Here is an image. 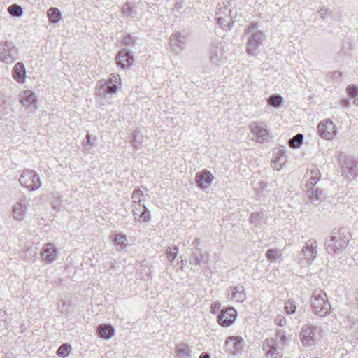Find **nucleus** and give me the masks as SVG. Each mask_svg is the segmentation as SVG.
<instances>
[{
    "instance_id": "f257e3e1",
    "label": "nucleus",
    "mask_w": 358,
    "mask_h": 358,
    "mask_svg": "<svg viewBox=\"0 0 358 358\" xmlns=\"http://www.w3.org/2000/svg\"><path fill=\"white\" fill-rule=\"evenodd\" d=\"M350 234L349 232L343 230L334 229L331 235L327 238L324 245L327 252L330 255H335L341 252L345 249L350 241Z\"/></svg>"
},
{
    "instance_id": "f03ea898",
    "label": "nucleus",
    "mask_w": 358,
    "mask_h": 358,
    "mask_svg": "<svg viewBox=\"0 0 358 358\" xmlns=\"http://www.w3.org/2000/svg\"><path fill=\"white\" fill-rule=\"evenodd\" d=\"M257 23H252L245 29V34H250L247 41L246 52L250 55H255L259 47L263 45L266 41L265 34L257 30Z\"/></svg>"
},
{
    "instance_id": "7ed1b4c3",
    "label": "nucleus",
    "mask_w": 358,
    "mask_h": 358,
    "mask_svg": "<svg viewBox=\"0 0 358 358\" xmlns=\"http://www.w3.org/2000/svg\"><path fill=\"white\" fill-rule=\"evenodd\" d=\"M310 304L314 313L321 317L329 313L331 306L326 293L320 289H315L310 297Z\"/></svg>"
},
{
    "instance_id": "20e7f679",
    "label": "nucleus",
    "mask_w": 358,
    "mask_h": 358,
    "mask_svg": "<svg viewBox=\"0 0 358 358\" xmlns=\"http://www.w3.org/2000/svg\"><path fill=\"white\" fill-rule=\"evenodd\" d=\"M231 1H224L218 3L215 17L217 23L223 29H231L234 24L231 10Z\"/></svg>"
},
{
    "instance_id": "39448f33",
    "label": "nucleus",
    "mask_w": 358,
    "mask_h": 358,
    "mask_svg": "<svg viewBox=\"0 0 358 358\" xmlns=\"http://www.w3.org/2000/svg\"><path fill=\"white\" fill-rule=\"evenodd\" d=\"M19 182L23 187L30 191L36 190L41 186L38 174L32 169L23 170L20 176Z\"/></svg>"
},
{
    "instance_id": "423d86ee",
    "label": "nucleus",
    "mask_w": 358,
    "mask_h": 358,
    "mask_svg": "<svg viewBox=\"0 0 358 358\" xmlns=\"http://www.w3.org/2000/svg\"><path fill=\"white\" fill-rule=\"evenodd\" d=\"M18 49L13 42L10 41H0V61L6 64H13L18 59Z\"/></svg>"
},
{
    "instance_id": "0eeeda50",
    "label": "nucleus",
    "mask_w": 358,
    "mask_h": 358,
    "mask_svg": "<svg viewBox=\"0 0 358 358\" xmlns=\"http://www.w3.org/2000/svg\"><path fill=\"white\" fill-rule=\"evenodd\" d=\"M317 241L315 239H309L301 251V264L306 266L312 264L317 256Z\"/></svg>"
},
{
    "instance_id": "6e6552de",
    "label": "nucleus",
    "mask_w": 358,
    "mask_h": 358,
    "mask_svg": "<svg viewBox=\"0 0 358 358\" xmlns=\"http://www.w3.org/2000/svg\"><path fill=\"white\" fill-rule=\"evenodd\" d=\"M317 328L311 325H305L300 332V340L304 346L310 347L315 344Z\"/></svg>"
},
{
    "instance_id": "1a4fd4ad",
    "label": "nucleus",
    "mask_w": 358,
    "mask_h": 358,
    "mask_svg": "<svg viewBox=\"0 0 358 358\" xmlns=\"http://www.w3.org/2000/svg\"><path fill=\"white\" fill-rule=\"evenodd\" d=\"M262 348L266 351V356L270 358H282V350L278 347L275 339L270 338L264 340Z\"/></svg>"
},
{
    "instance_id": "9d476101",
    "label": "nucleus",
    "mask_w": 358,
    "mask_h": 358,
    "mask_svg": "<svg viewBox=\"0 0 358 358\" xmlns=\"http://www.w3.org/2000/svg\"><path fill=\"white\" fill-rule=\"evenodd\" d=\"M236 317V310L233 307H229L222 310L218 315L217 322L222 327H229L235 322Z\"/></svg>"
},
{
    "instance_id": "9b49d317",
    "label": "nucleus",
    "mask_w": 358,
    "mask_h": 358,
    "mask_svg": "<svg viewBox=\"0 0 358 358\" xmlns=\"http://www.w3.org/2000/svg\"><path fill=\"white\" fill-rule=\"evenodd\" d=\"M343 173L347 178H355L358 175V160L348 157L341 162Z\"/></svg>"
},
{
    "instance_id": "f8f14e48",
    "label": "nucleus",
    "mask_w": 358,
    "mask_h": 358,
    "mask_svg": "<svg viewBox=\"0 0 358 358\" xmlns=\"http://www.w3.org/2000/svg\"><path fill=\"white\" fill-rule=\"evenodd\" d=\"M319 135L326 139H331L336 135L335 124L331 121L320 122L317 127Z\"/></svg>"
},
{
    "instance_id": "ddd939ff",
    "label": "nucleus",
    "mask_w": 358,
    "mask_h": 358,
    "mask_svg": "<svg viewBox=\"0 0 358 358\" xmlns=\"http://www.w3.org/2000/svg\"><path fill=\"white\" fill-rule=\"evenodd\" d=\"M225 345L229 352L236 355L243 350L244 341L240 336H229L226 339Z\"/></svg>"
},
{
    "instance_id": "4468645a",
    "label": "nucleus",
    "mask_w": 358,
    "mask_h": 358,
    "mask_svg": "<svg viewBox=\"0 0 358 358\" xmlns=\"http://www.w3.org/2000/svg\"><path fill=\"white\" fill-rule=\"evenodd\" d=\"M41 255L44 262L52 263L57 259L59 251L53 243H48L43 247Z\"/></svg>"
},
{
    "instance_id": "2eb2a0df",
    "label": "nucleus",
    "mask_w": 358,
    "mask_h": 358,
    "mask_svg": "<svg viewBox=\"0 0 358 358\" xmlns=\"http://www.w3.org/2000/svg\"><path fill=\"white\" fill-rule=\"evenodd\" d=\"M116 63L123 69L132 66L134 59L131 52L127 49L119 51L115 57Z\"/></svg>"
},
{
    "instance_id": "dca6fc26",
    "label": "nucleus",
    "mask_w": 358,
    "mask_h": 358,
    "mask_svg": "<svg viewBox=\"0 0 358 358\" xmlns=\"http://www.w3.org/2000/svg\"><path fill=\"white\" fill-rule=\"evenodd\" d=\"M100 85L105 89L106 94L116 93L117 89L121 86V79L119 75H111L107 81H99Z\"/></svg>"
},
{
    "instance_id": "f3484780",
    "label": "nucleus",
    "mask_w": 358,
    "mask_h": 358,
    "mask_svg": "<svg viewBox=\"0 0 358 358\" xmlns=\"http://www.w3.org/2000/svg\"><path fill=\"white\" fill-rule=\"evenodd\" d=\"M209 59L215 65H220L224 59L223 46L221 43L213 44L210 50Z\"/></svg>"
},
{
    "instance_id": "a211bd4d",
    "label": "nucleus",
    "mask_w": 358,
    "mask_h": 358,
    "mask_svg": "<svg viewBox=\"0 0 358 358\" xmlns=\"http://www.w3.org/2000/svg\"><path fill=\"white\" fill-rule=\"evenodd\" d=\"M28 206L29 200L26 197L17 201L13 208V217L17 220H22L25 217Z\"/></svg>"
},
{
    "instance_id": "6ab92c4d",
    "label": "nucleus",
    "mask_w": 358,
    "mask_h": 358,
    "mask_svg": "<svg viewBox=\"0 0 358 358\" xmlns=\"http://www.w3.org/2000/svg\"><path fill=\"white\" fill-rule=\"evenodd\" d=\"M228 296L231 295V299L236 302H243L246 299L245 288L241 285L230 287L227 289Z\"/></svg>"
},
{
    "instance_id": "aec40b11",
    "label": "nucleus",
    "mask_w": 358,
    "mask_h": 358,
    "mask_svg": "<svg viewBox=\"0 0 358 358\" xmlns=\"http://www.w3.org/2000/svg\"><path fill=\"white\" fill-rule=\"evenodd\" d=\"M213 178L210 171L203 170L196 175L195 181L199 187L204 189L212 182Z\"/></svg>"
},
{
    "instance_id": "412c9836",
    "label": "nucleus",
    "mask_w": 358,
    "mask_h": 358,
    "mask_svg": "<svg viewBox=\"0 0 358 358\" xmlns=\"http://www.w3.org/2000/svg\"><path fill=\"white\" fill-rule=\"evenodd\" d=\"M251 133L255 136L256 141L259 143H265L268 141L269 134L265 128L259 125H251Z\"/></svg>"
},
{
    "instance_id": "4be33fe9",
    "label": "nucleus",
    "mask_w": 358,
    "mask_h": 358,
    "mask_svg": "<svg viewBox=\"0 0 358 358\" xmlns=\"http://www.w3.org/2000/svg\"><path fill=\"white\" fill-rule=\"evenodd\" d=\"M20 102L23 106L29 107L32 110L37 108L36 97L34 93L30 90H25L23 92L21 95Z\"/></svg>"
},
{
    "instance_id": "5701e85b",
    "label": "nucleus",
    "mask_w": 358,
    "mask_h": 358,
    "mask_svg": "<svg viewBox=\"0 0 358 358\" xmlns=\"http://www.w3.org/2000/svg\"><path fill=\"white\" fill-rule=\"evenodd\" d=\"M13 77L19 83H24L26 78V70L23 63L17 62L13 69Z\"/></svg>"
},
{
    "instance_id": "b1692460",
    "label": "nucleus",
    "mask_w": 358,
    "mask_h": 358,
    "mask_svg": "<svg viewBox=\"0 0 358 358\" xmlns=\"http://www.w3.org/2000/svg\"><path fill=\"white\" fill-rule=\"evenodd\" d=\"M96 331L101 338L109 339L114 335L115 329L110 324H101L97 327Z\"/></svg>"
},
{
    "instance_id": "393cba45",
    "label": "nucleus",
    "mask_w": 358,
    "mask_h": 358,
    "mask_svg": "<svg viewBox=\"0 0 358 358\" xmlns=\"http://www.w3.org/2000/svg\"><path fill=\"white\" fill-rule=\"evenodd\" d=\"M306 195L315 205H317L324 198L323 191L318 188L313 189L310 187L306 191Z\"/></svg>"
},
{
    "instance_id": "a878e982",
    "label": "nucleus",
    "mask_w": 358,
    "mask_h": 358,
    "mask_svg": "<svg viewBox=\"0 0 358 358\" xmlns=\"http://www.w3.org/2000/svg\"><path fill=\"white\" fill-rule=\"evenodd\" d=\"M194 264L201 266L203 264H207L208 261V255L207 252H203L200 250V252L197 251H193L192 255Z\"/></svg>"
},
{
    "instance_id": "bb28decb",
    "label": "nucleus",
    "mask_w": 358,
    "mask_h": 358,
    "mask_svg": "<svg viewBox=\"0 0 358 358\" xmlns=\"http://www.w3.org/2000/svg\"><path fill=\"white\" fill-rule=\"evenodd\" d=\"M114 243L119 250H124L128 245L127 236L122 234H116L114 237Z\"/></svg>"
},
{
    "instance_id": "cd10ccee",
    "label": "nucleus",
    "mask_w": 358,
    "mask_h": 358,
    "mask_svg": "<svg viewBox=\"0 0 358 358\" xmlns=\"http://www.w3.org/2000/svg\"><path fill=\"white\" fill-rule=\"evenodd\" d=\"M184 43L185 37L181 36L179 33H176L174 35H172L169 41L170 46L174 50L184 44Z\"/></svg>"
},
{
    "instance_id": "c85d7f7f",
    "label": "nucleus",
    "mask_w": 358,
    "mask_h": 358,
    "mask_svg": "<svg viewBox=\"0 0 358 358\" xmlns=\"http://www.w3.org/2000/svg\"><path fill=\"white\" fill-rule=\"evenodd\" d=\"M49 21L51 23H57L62 18V13L57 8L52 7L47 12Z\"/></svg>"
},
{
    "instance_id": "c756f323",
    "label": "nucleus",
    "mask_w": 358,
    "mask_h": 358,
    "mask_svg": "<svg viewBox=\"0 0 358 358\" xmlns=\"http://www.w3.org/2000/svg\"><path fill=\"white\" fill-rule=\"evenodd\" d=\"M176 353L182 358H186L190 356V350H189L188 345L185 343H180L177 345Z\"/></svg>"
},
{
    "instance_id": "7c9ffc66",
    "label": "nucleus",
    "mask_w": 358,
    "mask_h": 358,
    "mask_svg": "<svg viewBox=\"0 0 358 358\" xmlns=\"http://www.w3.org/2000/svg\"><path fill=\"white\" fill-rule=\"evenodd\" d=\"M72 348L69 343H64L57 349L56 354L60 357H66L71 352Z\"/></svg>"
},
{
    "instance_id": "2f4dec72",
    "label": "nucleus",
    "mask_w": 358,
    "mask_h": 358,
    "mask_svg": "<svg viewBox=\"0 0 358 358\" xmlns=\"http://www.w3.org/2000/svg\"><path fill=\"white\" fill-rule=\"evenodd\" d=\"M144 205V203H141V200L134 201V209L132 210V213L136 221L141 222V219L137 217H138L139 215L141 214V212L143 210V206Z\"/></svg>"
},
{
    "instance_id": "473e14b6",
    "label": "nucleus",
    "mask_w": 358,
    "mask_h": 358,
    "mask_svg": "<svg viewBox=\"0 0 358 358\" xmlns=\"http://www.w3.org/2000/svg\"><path fill=\"white\" fill-rule=\"evenodd\" d=\"M289 145L293 148H299L303 142V135L302 134H297L289 139Z\"/></svg>"
},
{
    "instance_id": "72a5a7b5",
    "label": "nucleus",
    "mask_w": 358,
    "mask_h": 358,
    "mask_svg": "<svg viewBox=\"0 0 358 358\" xmlns=\"http://www.w3.org/2000/svg\"><path fill=\"white\" fill-rule=\"evenodd\" d=\"M8 13L15 17H18L22 15V8L17 4H13L8 8Z\"/></svg>"
},
{
    "instance_id": "f704fd0d",
    "label": "nucleus",
    "mask_w": 358,
    "mask_h": 358,
    "mask_svg": "<svg viewBox=\"0 0 358 358\" xmlns=\"http://www.w3.org/2000/svg\"><path fill=\"white\" fill-rule=\"evenodd\" d=\"M96 137L92 138V136L87 132L85 139L83 140V146L86 151L90 152L92 147H95V141Z\"/></svg>"
},
{
    "instance_id": "c9c22d12",
    "label": "nucleus",
    "mask_w": 358,
    "mask_h": 358,
    "mask_svg": "<svg viewBox=\"0 0 358 358\" xmlns=\"http://www.w3.org/2000/svg\"><path fill=\"white\" fill-rule=\"evenodd\" d=\"M283 99L280 95L273 94L269 96L268 103L275 108H279L282 104Z\"/></svg>"
},
{
    "instance_id": "e433bc0d",
    "label": "nucleus",
    "mask_w": 358,
    "mask_h": 358,
    "mask_svg": "<svg viewBox=\"0 0 358 358\" xmlns=\"http://www.w3.org/2000/svg\"><path fill=\"white\" fill-rule=\"evenodd\" d=\"M130 141L132 142L133 146L135 147L136 150L139 149L142 146L143 137L139 136V132L137 131H134Z\"/></svg>"
},
{
    "instance_id": "4c0bfd02",
    "label": "nucleus",
    "mask_w": 358,
    "mask_h": 358,
    "mask_svg": "<svg viewBox=\"0 0 358 358\" xmlns=\"http://www.w3.org/2000/svg\"><path fill=\"white\" fill-rule=\"evenodd\" d=\"M178 252V246L175 245L173 248H168L166 249L167 258L170 262H173L177 257Z\"/></svg>"
},
{
    "instance_id": "58836bf2",
    "label": "nucleus",
    "mask_w": 358,
    "mask_h": 358,
    "mask_svg": "<svg viewBox=\"0 0 358 358\" xmlns=\"http://www.w3.org/2000/svg\"><path fill=\"white\" fill-rule=\"evenodd\" d=\"M280 256V251L277 249L271 248L267 250L266 257L268 260L275 261Z\"/></svg>"
},
{
    "instance_id": "ea45409f",
    "label": "nucleus",
    "mask_w": 358,
    "mask_h": 358,
    "mask_svg": "<svg viewBox=\"0 0 358 358\" xmlns=\"http://www.w3.org/2000/svg\"><path fill=\"white\" fill-rule=\"evenodd\" d=\"M285 309L288 315L295 313L296 309L295 301L292 299H289L285 303Z\"/></svg>"
},
{
    "instance_id": "a19ab883",
    "label": "nucleus",
    "mask_w": 358,
    "mask_h": 358,
    "mask_svg": "<svg viewBox=\"0 0 358 358\" xmlns=\"http://www.w3.org/2000/svg\"><path fill=\"white\" fill-rule=\"evenodd\" d=\"M138 217L141 219V222H148L150 220V213L145 205L143 206V210Z\"/></svg>"
},
{
    "instance_id": "79ce46f5",
    "label": "nucleus",
    "mask_w": 358,
    "mask_h": 358,
    "mask_svg": "<svg viewBox=\"0 0 358 358\" xmlns=\"http://www.w3.org/2000/svg\"><path fill=\"white\" fill-rule=\"evenodd\" d=\"M348 96L356 97L358 96V87L355 85H349L346 88Z\"/></svg>"
},
{
    "instance_id": "37998d69",
    "label": "nucleus",
    "mask_w": 358,
    "mask_h": 358,
    "mask_svg": "<svg viewBox=\"0 0 358 358\" xmlns=\"http://www.w3.org/2000/svg\"><path fill=\"white\" fill-rule=\"evenodd\" d=\"M280 157H275L273 160L271 161V165L273 168V169L280 171L282 169L284 166V163L280 162Z\"/></svg>"
},
{
    "instance_id": "c03bdc74",
    "label": "nucleus",
    "mask_w": 358,
    "mask_h": 358,
    "mask_svg": "<svg viewBox=\"0 0 358 358\" xmlns=\"http://www.w3.org/2000/svg\"><path fill=\"white\" fill-rule=\"evenodd\" d=\"M264 216V213L263 212L253 213L250 216V222L256 224V222H259Z\"/></svg>"
},
{
    "instance_id": "a18cd8bd",
    "label": "nucleus",
    "mask_w": 358,
    "mask_h": 358,
    "mask_svg": "<svg viewBox=\"0 0 358 358\" xmlns=\"http://www.w3.org/2000/svg\"><path fill=\"white\" fill-rule=\"evenodd\" d=\"M315 176H310V180H309V182L308 183V185H311L313 187L320 180V172L318 171V169H315Z\"/></svg>"
},
{
    "instance_id": "49530a36",
    "label": "nucleus",
    "mask_w": 358,
    "mask_h": 358,
    "mask_svg": "<svg viewBox=\"0 0 358 358\" xmlns=\"http://www.w3.org/2000/svg\"><path fill=\"white\" fill-rule=\"evenodd\" d=\"M277 338H279V342L282 345H286L287 343V338L283 334V332L280 330H278L276 333Z\"/></svg>"
},
{
    "instance_id": "de8ad7c7",
    "label": "nucleus",
    "mask_w": 358,
    "mask_h": 358,
    "mask_svg": "<svg viewBox=\"0 0 358 358\" xmlns=\"http://www.w3.org/2000/svg\"><path fill=\"white\" fill-rule=\"evenodd\" d=\"M220 308L221 303L219 301H214L210 306L211 313L213 315L217 314L218 311L220 310Z\"/></svg>"
},
{
    "instance_id": "09e8293b",
    "label": "nucleus",
    "mask_w": 358,
    "mask_h": 358,
    "mask_svg": "<svg viewBox=\"0 0 358 358\" xmlns=\"http://www.w3.org/2000/svg\"><path fill=\"white\" fill-rule=\"evenodd\" d=\"M122 43L126 46H131L134 44L135 41L131 35H128L124 37Z\"/></svg>"
},
{
    "instance_id": "8fccbe9b",
    "label": "nucleus",
    "mask_w": 358,
    "mask_h": 358,
    "mask_svg": "<svg viewBox=\"0 0 358 358\" xmlns=\"http://www.w3.org/2000/svg\"><path fill=\"white\" fill-rule=\"evenodd\" d=\"M275 324L280 327H283L286 324V319L282 315H278L275 318Z\"/></svg>"
},
{
    "instance_id": "3c124183",
    "label": "nucleus",
    "mask_w": 358,
    "mask_h": 358,
    "mask_svg": "<svg viewBox=\"0 0 358 358\" xmlns=\"http://www.w3.org/2000/svg\"><path fill=\"white\" fill-rule=\"evenodd\" d=\"M122 13H124V15H127V16H133L134 15L133 8L127 4L123 7Z\"/></svg>"
},
{
    "instance_id": "603ef678",
    "label": "nucleus",
    "mask_w": 358,
    "mask_h": 358,
    "mask_svg": "<svg viewBox=\"0 0 358 358\" xmlns=\"http://www.w3.org/2000/svg\"><path fill=\"white\" fill-rule=\"evenodd\" d=\"M143 192L140 189H134L132 194V199L134 201L141 200V197L143 196Z\"/></svg>"
},
{
    "instance_id": "864d4df0",
    "label": "nucleus",
    "mask_w": 358,
    "mask_h": 358,
    "mask_svg": "<svg viewBox=\"0 0 358 358\" xmlns=\"http://www.w3.org/2000/svg\"><path fill=\"white\" fill-rule=\"evenodd\" d=\"M192 245L195 246L194 251H197V252H200V250H201V249L199 248L200 239L199 238H196L193 241Z\"/></svg>"
},
{
    "instance_id": "5fc2aeb1",
    "label": "nucleus",
    "mask_w": 358,
    "mask_h": 358,
    "mask_svg": "<svg viewBox=\"0 0 358 358\" xmlns=\"http://www.w3.org/2000/svg\"><path fill=\"white\" fill-rule=\"evenodd\" d=\"M320 12L321 13V17L323 19H325L327 15L330 13L329 8H322Z\"/></svg>"
},
{
    "instance_id": "6e6d98bb",
    "label": "nucleus",
    "mask_w": 358,
    "mask_h": 358,
    "mask_svg": "<svg viewBox=\"0 0 358 358\" xmlns=\"http://www.w3.org/2000/svg\"><path fill=\"white\" fill-rule=\"evenodd\" d=\"M341 104L343 107L348 108L350 107V101L347 99H343L341 101Z\"/></svg>"
},
{
    "instance_id": "4d7b16f0",
    "label": "nucleus",
    "mask_w": 358,
    "mask_h": 358,
    "mask_svg": "<svg viewBox=\"0 0 358 358\" xmlns=\"http://www.w3.org/2000/svg\"><path fill=\"white\" fill-rule=\"evenodd\" d=\"M199 358H210V356L207 352H202L199 356Z\"/></svg>"
},
{
    "instance_id": "13d9d810",
    "label": "nucleus",
    "mask_w": 358,
    "mask_h": 358,
    "mask_svg": "<svg viewBox=\"0 0 358 358\" xmlns=\"http://www.w3.org/2000/svg\"><path fill=\"white\" fill-rule=\"evenodd\" d=\"M353 104L358 106V97L354 99Z\"/></svg>"
},
{
    "instance_id": "bf43d9fd",
    "label": "nucleus",
    "mask_w": 358,
    "mask_h": 358,
    "mask_svg": "<svg viewBox=\"0 0 358 358\" xmlns=\"http://www.w3.org/2000/svg\"><path fill=\"white\" fill-rule=\"evenodd\" d=\"M315 169H313V170H310V174H311L310 176H315Z\"/></svg>"
},
{
    "instance_id": "052dcab7",
    "label": "nucleus",
    "mask_w": 358,
    "mask_h": 358,
    "mask_svg": "<svg viewBox=\"0 0 358 358\" xmlns=\"http://www.w3.org/2000/svg\"><path fill=\"white\" fill-rule=\"evenodd\" d=\"M182 265H184V264H187V260H185V261L182 260Z\"/></svg>"
}]
</instances>
